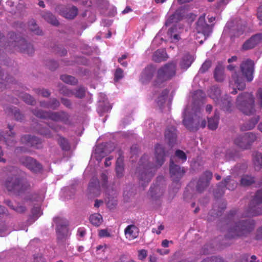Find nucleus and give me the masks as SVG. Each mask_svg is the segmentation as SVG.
<instances>
[{
	"label": "nucleus",
	"instance_id": "1",
	"mask_svg": "<svg viewBox=\"0 0 262 262\" xmlns=\"http://www.w3.org/2000/svg\"><path fill=\"white\" fill-rule=\"evenodd\" d=\"M262 189L256 193L251 201L249 207L241 216L236 215L235 210L231 211L228 218L233 222L228 223L225 231V236L228 238H234L246 235L254 228L255 223L252 219L238 220L239 217H251L262 214Z\"/></svg>",
	"mask_w": 262,
	"mask_h": 262
},
{
	"label": "nucleus",
	"instance_id": "2",
	"mask_svg": "<svg viewBox=\"0 0 262 262\" xmlns=\"http://www.w3.org/2000/svg\"><path fill=\"white\" fill-rule=\"evenodd\" d=\"M164 157L165 153L163 147L158 144L155 146L156 166L149 162L147 155H144L141 157L135 174L142 186H146L150 181L157 167L161 166L163 164L165 161Z\"/></svg>",
	"mask_w": 262,
	"mask_h": 262
},
{
	"label": "nucleus",
	"instance_id": "3",
	"mask_svg": "<svg viewBox=\"0 0 262 262\" xmlns=\"http://www.w3.org/2000/svg\"><path fill=\"white\" fill-rule=\"evenodd\" d=\"M176 69L177 62L174 61L168 62L160 68L157 71L153 85L157 88L162 87L165 82L170 80L176 75Z\"/></svg>",
	"mask_w": 262,
	"mask_h": 262
},
{
	"label": "nucleus",
	"instance_id": "4",
	"mask_svg": "<svg viewBox=\"0 0 262 262\" xmlns=\"http://www.w3.org/2000/svg\"><path fill=\"white\" fill-rule=\"evenodd\" d=\"M235 105L239 111L246 115H252L255 112V99L251 93L245 92L239 94Z\"/></svg>",
	"mask_w": 262,
	"mask_h": 262
},
{
	"label": "nucleus",
	"instance_id": "5",
	"mask_svg": "<svg viewBox=\"0 0 262 262\" xmlns=\"http://www.w3.org/2000/svg\"><path fill=\"white\" fill-rule=\"evenodd\" d=\"M5 186L8 191L16 195L21 194L30 187L25 179L17 176L8 177L5 181Z\"/></svg>",
	"mask_w": 262,
	"mask_h": 262
},
{
	"label": "nucleus",
	"instance_id": "6",
	"mask_svg": "<svg viewBox=\"0 0 262 262\" xmlns=\"http://www.w3.org/2000/svg\"><path fill=\"white\" fill-rule=\"evenodd\" d=\"M188 107H186L183 113V123L185 126L191 132H196L201 128H204L206 122L201 113L195 114L191 117H187Z\"/></svg>",
	"mask_w": 262,
	"mask_h": 262
},
{
	"label": "nucleus",
	"instance_id": "7",
	"mask_svg": "<svg viewBox=\"0 0 262 262\" xmlns=\"http://www.w3.org/2000/svg\"><path fill=\"white\" fill-rule=\"evenodd\" d=\"M11 39L15 40L11 41L10 46L14 48L15 50L21 52L25 53L29 55L32 54L34 52V48L30 43H28L24 38L17 36L14 33H12L10 35Z\"/></svg>",
	"mask_w": 262,
	"mask_h": 262
},
{
	"label": "nucleus",
	"instance_id": "8",
	"mask_svg": "<svg viewBox=\"0 0 262 262\" xmlns=\"http://www.w3.org/2000/svg\"><path fill=\"white\" fill-rule=\"evenodd\" d=\"M32 113L36 117L40 118H49L55 121H61L65 124L69 122V116L64 112L53 113L50 112H44L39 109H35Z\"/></svg>",
	"mask_w": 262,
	"mask_h": 262
},
{
	"label": "nucleus",
	"instance_id": "9",
	"mask_svg": "<svg viewBox=\"0 0 262 262\" xmlns=\"http://www.w3.org/2000/svg\"><path fill=\"white\" fill-rule=\"evenodd\" d=\"M54 222L56 225L57 239L59 244H63L69 236L68 222L65 219L55 217Z\"/></svg>",
	"mask_w": 262,
	"mask_h": 262
},
{
	"label": "nucleus",
	"instance_id": "10",
	"mask_svg": "<svg viewBox=\"0 0 262 262\" xmlns=\"http://www.w3.org/2000/svg\"><path fill=\"white\" fill-rule=\"evenodd\" d=\"M196 29L197 31L196 39L200 38V36L198 35H201L203 36L204 40H206L207 37L211 33L212 27L206 23L205 14L200 16L199 18L196 23Z\"/></svg>",
	"mask_w": 262,
	"mask_h": 262
},
{
	"label": "nucleus",
	"instance_id": "11",
	"mask_svg": "<svg viewBox=\"0 0 262 262\" xmlns=\"http://www.w3.org/2000/svg\"><path fill=\"white\" fill-rule=\"evenodd\" d=\"M245 87L246 83L243 77L239 73L234 72L229 80V88L232 90L230 93L235 95L237 93L236 88L238 90H243Z\"/></svg>",
	"mask_w": 262,
	"mask_h": 262
},
{
	"label": "nucleus",
	"instance_id": "12",
	"mask_svg": "<svg viewBox=\"0 0 262 262\" xmlns=\"http://www.w3.org/2000/svg\"><path fill=\"white\" fill-rule=\"evenodd\" d=\"M240 69L243 75L248 82H251L253 79L254 71V64L252 60L247 59L243 61L241 65Z\"/></svg>",
	"mask_w": 262,
	"mask_h": 262
},
{
	"label": "nucleus",
	"instance_id": "13",
	"mask_svg": "<svg viewBox=\"0 0 262 262\" xmlns=\"http://www.w3.org/2000/svg\"><path fill=\"white\" fill-rule=\"evenodd\" d=\"M212 178V173L210 171H206L198 181L196 185V191L199 193L203 192L208 186Z\"/></svg>",
	"mask_w": 262,
	"mask_h": 262
},
{
	"label": "nucleus",
	"instance_id": "14",
	"mask_svg": "<svg viewBox=\"0 0 262 262\" xmlns=\"http://www.w3.org/2000/svg\"><path fill=\"white\" fill-rule=\"evenodd\" d=\"M174 158H171L170 160L169 172L172 180L177 182L179 181L184 176L185 170L183 167L182 168L179 165L174 163Z\"/></svg>",
	"mask_w": 262,
	"mask_h": 262
},
{
	"label": "nucleus",
	"instance_id": "15",
	"mask_svg": "<svg viewBox=\"0 0 262 262\" xmlns=\"http://www.w3.org/2000/svg\"><path fill=\"white\" fill-rule=\"evenodd\" d=\"M237 185V183L235 180L231 179L230 176H228L217 186L219 190V195H218L216 192H214V195L215 196H219L224 193L225 187L229 190H233L236 188Z\"/></svg>",
	"mask_w": 262,
	"mask_h": 262
},
{
	"label": "nucleus",
	"instance_id": "16",
	"mask_svg": "<svg viewBox=\"0 0 262 262\" xmlns=\"http://www.w3.org/2000/svg\"><path fill=\"white\" fill-rule=\"evenodd\" d=\"M19 161L29 169L34 172L39 171L42 168L41 164L32 157H22Z\"/></svg>",
	"mask_w": 262,
	"mask_h": 262
},
{
	"label": "nucleus",
	"instance_id": "17",
	"mask_svg": "<svg viewBox=\"0 0 262 262\" xmlns=\"http://www.w3.org/2000/svg\"><path fill=\"white\" fill-rule=\"evenodd\" d=\"M235 152L231 149L226 150L225 148H218L215 152V157L217 159L225 158L226 160L234 159Z\"/></svg>",
	"mask_w": 262,
	"mask_h": 262
},
{
	"label": "nucleus",
	"instance_id": "18",
	"mask_svg": "<svg viewBox=\"0 0 262 262\" xmlns=\"http://www.w3.org/2000/svg\"><path fill=\"white\" fill-rule=\"evenodd\" d=\"M155 73V68L152 66H148L142 72L140 77V81L146 84L148 83L152 78Z\"/></svg>",
	"mask_w": 262,
	"mask_h": 262
},
{
	"label": "nucleus",
	"instance_id": "19",
	"mask_svg": "<svg viewBox=\"0 0 262 262\" xmlns=\"http://www.w3.org/2000/svg\"><path fill=\"white\" fill-rule=\"evenodd\" d=\"M262 41V33L256 34L253 35L247 40L243 45V49L245 50L251 49Z\"/></svg>",
	"mask_w": 262,
	"mask_h": 262
},
{
	"label": "nucleus",
	"instance_id": "20",
	"mask_svg": "<svg viewBox=\"0 0 262 262\" xmlns=\"http://www.w3.org/2000/svg\"><path fill=\"white\" fill-rule=\"evenodd\" d=\"M165 187L163 185H157L151 186L150 189L149 194L154 200L160 199L164 193Z\"/></svg>",
	"mask_w": 262,
	"mask_h": 262
},
{
	"label": "nucleus",
	"instance_id": "21",
	"mask_svg": "<svg viewBox=\"0 0 262 262\" xmlns=\"http://www.w3.org/2000/svg\"><path fill=\"white\" fill-rule=\"evenodd\" d=\"M165 139L169 145L173 146L177 141V130L174 127H167L165 132Z\"/></svg>",
	"mask_w": 262,
	"mask_h": 262
},
{
	"label": "nucleus",
	"instance_id": "22",
	"mask_svg": "<svg viewBox=\"0 0 262 262\" xmlns=\"http://www.w3.org/2000/svg\"><path fill=\"white\" fill-rule=\"evenodd\" d=\"M139 229L134 225L127 226L124 230V234L127 239L129 241L133 240L138 236Z\"/></svg>",
	"mask_w": 262,
	"mask_h": 262
},
{
	"label": "nucleus",
	"instance_id": "23",
	"mask_svg": "<svg viewBox=\"0 0 262 262\" xmlns=\"http://www.w3.org/2000/svg\"><path fill=\"white\" fill-rule=\"evenodd\" d=\"M246 137V134L238 135L234 139L235 144L242 149L248 148L250 145Z\"/></svg>",
	"mask_w": 262,
	"mask_h": 262
},
{
	"label": "nucleus",
	"instance_id": "24",
	"mask_svg": "<svg viewBox=\"0 0 262 262\" xmlns=\"http://www.w3.org/2000/svg\"><path fill=\"white\" fill-rule=\"evenodd\" d=\"M222 109L225 111H230L232 106L231 97L225 95L224 98H221L216 103Z\"/></svg>",
	"mask_w": 262,
	"mask_h": 262
},
{
	"label": "nucleus",
	"instance_id": "25",
	"mask_svg": "<svg viewBox=\"0 0 262 262\" xmlns=\"http://www.w3.org/2000/svg\"><path fill=\"white\" fill-rule=\"evenodd\" d=\"M168 56L166 51L163 49H159L154 52L152 60L156 62H161L167 59Z\"/></svg>",
	"mask_w": 262,
	"mask_h": 262
},
{
	"label": "nucleus",
	"instance_id": "26",
	"mask_svg": "<svg viewBox=\"0 0 262 262\" xmlns=\"http://www.w3.org/2000/svg\"><path fill=\"white\" fill-rule=\"evenodd\" d=\"M183 15L181 10H176L174 13L170 15L167 18L165 25L166 26L170 25L173 23H177L182 18Z\"/></svg>",
	"mask_w": 262,
	"mask_h": 262
},
{
	"label": "nucleus",
	"instance_id": "27",
	"mask_svg": "<svg viewBox=\"0 0 262 262\" xmlns=\"http://www.w3.org/2000/svg\"><path fill=\"white\" fill-rule=\"evenodd\" d=\"M259 120L258 116L254 117L248 121L243 123L241 126L242 131L251 130L254 128L255 125Z\"/></svg>",
	"mask_w": 262,
	"mask_h": 262
},
{
	"label": "nucleus",
	"instance_id": "28",
	"mask_svg": "<svg viewBox=\"0 0 262 262\" xmlns=\"http://www.w3.org/2000/svg\"><path fill=\"white\" fill-rule=\"evenodd\" d=\"M78 10L76 7L66 8L61 14L66 18L73 19L77 14Z\"/></svg>",
	"mask_w": 262,
	"mask_h": 262
},
{
	"label": "nucleus",
	"instance_id": "29",
	"mask_svg": "<svg viewBox=\"0 0 262 262\" xmlns=\"http://www.w3.org/2000/svg\"><path fill=\"white\" fill-rule=\"evenodd\" d=\"M41 17L48 23L53 26H57L59 23L56 17L49 12H43L41 14Z\"/></svg>",
	"mask_w": 262,
	"mask_h": 262
},
{
	"label": "nucleus",
	"instance_id": "30",
	"mask_svg": "<svg viewBox=\"0 0 262 262\" xmlns=\"http://www.w3.org/2000/svg\"><path fill=\"white\" fill-rule=\"evenodd\" d=\"M214 77L217 82H222L225 79L224 68L222 64H218L214 72Z\"/></svg>",
	"mask_w": 262,
	"mask_h": 262
},
{
	"label": "nucleus",
	"instance_id": "31",
	"mask_svg": "<svg viewBox=\"0 0 262 262\" xmlns=\"http://www.w3.org/2000/svg\"><path fill=\"white\" fill-rule=\"evenodd\" d=\"M115 170L117 178H121L124 176V168L123 157L120 156L117 159Z\"/></svg>",
	"mask_w": 262,
	"mask_h": 262
},
{
	"label": "nucleus",
	"instance_id": "32",
	"mask_svg": "<svg viewBox=\"0 0 262 262\" xmlns=\"http://www.w3.org/2000/svg\"><path fill=\"white\" fill-rule=\"evenodd\" d=\"M194 60L193 57L189 54L185 55L181 59L180 66L184 70L187 69L192 64Z\"/></svg>",
	"mask_w": 262,
	"mask_h": 262
},
{
	"label": "nucleus",
	"instance_id": "33",
	"mask_svg": "<svg viewBox=\"0 0 262 262\" xmlns=\"http://www.w3.org/2000/svg\"><path fill=\"white\" fill-rule=\"evenodd\" d=\"M221 90L219 88L213 86L211 87L209 91V94L210 97L213 100V101L216 103L219 102L221 96Z\"/></svg>",
	"mask_w": 262,
	"mask_h": 262
},
{
	"label": "nucleus",
	"instance_id": "34",
	"mask_svg": "<svg viewBox=\"0 0 262 262\" xmlns=\"http://www.w3.org/2000/svg\"><path fill=\"white\" fill-rule=\"evenodd\" d=\"M59 105L60 103L56 98H52L49 102L42 101L40 102L41 106L52 109H56Z\"/></svg>",
	"mask_w": 262,
	"mask_h": 262
},
{
	"label": "nucleus",
	"instance_id": "35",
	"mask_svg": "<svg viewBox=\"0 0 262 262\" xmlns=\"http://www.w3.org/2000/svg\"><path fill=\"white\" fill-rule=\"evenodd\" d=\"M219 120V114L217 112H215L214 116L208 119V128L211 130L216 129L218 126Z\"/></svg>",
	"mask_w": 262,
	"mask_h": 262
},
{
	"label": "nucleus",
	"instance_id": "36",
	"mask_svg": "<svg viewBox=\"0 0 262 262\" xmlns=\"http://www.w3.org/2000/svg\"><path fill=\"white\" fill-rule=\"evenodd\" d=\"M253 163L256 170H259L262 166V155L258 152H254L253 154Z\"/></svg>",
	"mask_w": 262,
	"mask_h": 262
},
{
	"label": "nucleus",
	"instance_id": "37",
	"mask_svg": "<svg viewBox=\"0 0 262 262\" xmlns=\"http://www.w3.org/2000/svg\"><path fill=\"white\" fill-rule=\"evenodd\" d=\"M89 220L92 224L95 226H99L103 222L102 216L99 213H94L90 215Z\"/></svg>",
	"mask_w": 262,
	"mask_h": 262
},
{
	"label": "nucleus",
	"instance_id": "38",
	"mask_svg": "<svg viewBox=\"0 0 262 262\" xmlns=\"http://www.w3.org/2000/svg\"><path fill=\"white\" fill-rule=\"evenodd\" d=\"M99 182L97 178H93L89 185V189L92 193H96V191H98L99 189Z\"/></svg>",
	"mask_w": 262,
	"mask_h": 262
},
{
	"label": "nucleus",
	"instance_id": "39",
	"mask_svg": "<svg viewBox=\"0 0 262 262\" xmlns=\"http://www.w3.org/2000/svg\"><path fill=\"white\" fill-rule=\"evenodd\" d=\"M168 94V91L165 89L162 91L160 95L158 97L157 100V103L160 107H162L165 103Z\"/></svg>",
	"mask_w": 262,
	"mask_h": 262
},
{
	"label": "nucleus",
	"instance_id": "40",
	"mask_svg": "<svg viewBox=\"0 0 262 262\" xmlns=\"http://www.w3.org/2000/svg\"><path fill=\"white\" fill-rule=\"evenodd\" d=\"M36 141H37L36 137H31L29 135H25L21 138V142L27 144L28 146H34Z\"/></svg>",
	"mask_w": 262,
	"mask_h": 262
},
{
	"label": "nucleus",
	"instance_id": "41",
	"mask_svg": "<svg viewBox=\"0 0 262 262\" xmlns=\"http://www.w3.org/2000/svg\"><path fill=\"white\" fill-rule=\"evenodd\" d=\"M254 182V178L248 175L243 176L241 179V185L243 186H249Z\"/></svg>",
	"mask_w": 262,
	"mask_h": 262
},
{
	"label": "nucleus",
	"instance_id": "42",
	"mask_svg": "<svg viewBox=\"0 0 262 262\" xmlns=\"http://www.w3.org/2000/svg\"><path fill=\"white\" fill-rule=\"evenodd\" d=\"M60 79L64 82L71 85L75 84L77 82L75 77L70 75H62L60 76Z\"/></svg>",
	"mask_w": 262,
	"mask_h": 262
},
{
	"label": "nucleus",
	"instance_id": "43",
	"mask_svg": "<svg viewBox=\"0 0 262 262\" xmlns=\"http://www.w3.org/2000/svg\"><path fill=\"white\" fill-rule=\"evenodd\" d=\"M5 203L8 205L10 208L16 212L18 213H23L26 211V208L24 206H18L15 207L13 205L11 201L7 200L5 201Z\"/></svg>",
	"mask_w": 262,
	"mask_h": 262
},
{
	"label": "nucleus",
	"instance_id": "44",
	"mask_svg": "<svg viewBox=\"0 0 262 262\" xmlns=\"http://www.w3.org/2000/svg\"><path fill=\"white\" fill-rule=\"evenodd\" d=\"M176 27L174 26L169 29L167 32L168 35L172 39V41H178L180 38L179 35L176 33Z\"/></svg>",
	"mask_w": 262,
	"mask_h": 262
},
{
	"label": "nucleus",
	"instance_id": "45",
	"mask_svg": "<svg viewBox=\"0 0 262 262\" xmlns=\"http://www.w3.org/2000/svg\"><path fill=\"white\" fill-rule=\"evenodd\" d=\"M29 28L30 30L37 35H41L42 31L39 29L38 27L37 26L35 21L33 20L29 23Z\"/></svg>",
	"mask_w": 262,
	"mask_h": 262
},
{
	"label": "nucleus",
	"instance_id": "46",
	"mask_svg": "<svg viewBox=\"0 0 262 262\" xmlns=\"http://www.w3.org/2000/svg\"><path fill=\"white\" fill-rule=\"evenodd\" d=\"M34 91L37 95L44 97H48L51 94L50 92L48 90L45 89H34Z\"/></svg>",
	"mask_w": 262,
	"mask_h": 262
},
{
	"label": "nucleus",
	"instance_id": "47",
	"mask_svg": "<svg viewBox=\"0 0 262 262\" xmlns=\"http://www.w3.org/2000/svg\"><path fill=\"white\" fill-rule=\"evenodd\" d=\"M9 128H10V134L8 135V137H5V138L6 139V143L8 145H12L13 144H14L15 143V141L13 139H11V138H14V137L15 136V134L11 131L12 128H10V127H9Z\"/></svg>",
	"mask_w": 262,
	"mask_h": 262
},
{
	"label": "nucleus",
	"instance_id": "48",
	"mask_svg": "<svg viewBox=\"0 0 262 262\" xmlns=\"http://www.w3.org/2000/svg\"><path fill=\"white\" fill-rule=\"evenodd\" d=\"M21 98L26 103L29 104L33 105L35 103V100L29 94H24L21 96Z\"/></svg>",
	"mask_w": 262,
	"mask_h": 262
},
{
	"label": "nucleus",
	"instance_id": "49",
	"mask_svg": "<svg viewBox=\"0 0 262 262\" xmlns=\"http://www.w3.org/2000/svg\"><path fill=\"white\" fill-rule=\"evenodd\" d=\"M59 143L63 150H68L70 149L69 143L65 138H60L59 140Z\"/></svg>",
	"mask_w": 262,
	"mask_h": 262
},
{
	"label": "nucleus",
	"instance_id": "50",
	"mask_svg": "<svg viewBox=\"0 0 262 262\" xmlns=\"http://www.w3.org/2000/svg\"><path fill=\"white\" fill-rule=\"evenodd\" d=\"M59 90L60 94L68 97H71L74 94V92L68 89L67 87L64 86L60 88Z\"/></svg>",
	"mask_w": 262,
	"mask_h": 262
},
{
	"label": "nucleus",
	"instance_id": "51",
	"mask_svg": "<svg viewBox=\"0 0 262 262\" xmlns=\"http://www.w3.org/2000/svg\"><path fill=\"white\" fill-rule=\"evenodd\" d=\"M211 66V62L210 61H209V60L205 61L202 64L201 68L200 69L199 73H204L210 68Z\"/></svg>",
	"mask_w": 262,
	"mask_h": 262
},
{
	"label": "nucleus",
	"instance_id": "52",
	"mask_svg": "<svg viewBox=\"0 0 262 262\" xmlns=\"http://www.w3.org/2000/svg\"><path fill=\"white\" fill-rule=\"evenodd\" d=\"M245 134L248 142L250 144V145L251 146V144L256 140L257 136L255 134L252 132H249Z\"/></svg>",
	"mask_w": 262,
	"mask_h": 262
},
{
	"label": "nucleus",
	"instance_id": "53",
	"mask_svg": "<svg viewBox=\"0 0 262 262\" xmlns=\"http://www.w3.org/2000/svg\"><path fill=\"white\" fill-rule=\"evenodd\" d=\"M73 95L77 98H81L85 95V90L83 87L80 86L76 90L75 92H74Z\"/></svg>",
	"mask_w": 262,
	"mask_h": 262
},
{
	"label": "nucleus",
	"instance_id": "54",
	"mask_svg": "<svg viewBox=\"0 0 262 262\" xmlns=\"http://www.w3.org/2000/svg\"><path fill=\"white\" fill-rule=\"evenodd\" d=\"M175 156L181 160L182 162H185L187 159L185 153L181 150H177L176 151Z\"/></svg>",
	"mask_w": 262,
	"mask_h": 262
},
{
	"label": "nucleus",
	"instance_id": "55",
	"mask_svg": "<svg viewBox=\"0 0 262 262\" xmlns=\"http://www.w3.org/2000/svg\"><path fill=\"white\" fill-rule=\"evenodd\" d=\"M4 81H6L8 82V79H7V77L5 75L4 71L0 67V89L3 86Z\"/></svg>",
	"mask_w": 262,
	"mask_h": 262
},
{
	"label": "nucleus",
	"instance_id": "56",
	"mask_svg": "<svg viewBox=\"0 0 262 262\" xmlns=\"http://www.w3.org/2000/svg\"><path fill=\"white\" fill-rule=\"evenodd\" d=\"M147 256V251L145 249H141L138 251V258L139 259L143 260Z\"/></svg>",
	"mask_w": 262,
	"mask_h": 262
},
{
	"label": "nucleus",
	"instance_id": "57",
	"mask_svg": "<svg viewBox=\"0 0 262 262\" xmlns=\"http://www.w3.org/2000/svg\"><path fill=\"white\" fill-rule=\"evenodd\" d=\"M114 76L115 80L120 79L123 76V71L120 68L117 69L115 72Z\"/></svg>",
	"mask_w": 262,
	"mask_h": 262
},
{
	"label": "nucleus",
	"instance_id": "58",
	"mask_svg": "<svg viewBox=\"0 0 262 262\" xmlns=\"http://www.w3.org/2000/svg\"><path fill=\"white\" fill-rule=\"evenodd\" d=\"M39 132L41 135H42L47 138H51L52 136L50 131L48 128H41Z\"/></svg>",
	"mask_w": 262,
	"mask_h": 262
},
{
	"label": "nucleus",
	"instance_id": "59",
	"mask_svg": "<svg viewBox=\"0 0 262 262\" xmlns=\"http://www.w3.org/2000/svg\"><path fill=\"white\" fill-rule=\"evenodd\" d=\"M201 262H223V261L221 258L212 257L211 258L205 259Z\"/></svg>",
	"mask_w": 262,
	"mask_h": 262
},
{
	"label": "nucleus",
	"instance_id": "60",
	"mask_svg": "<svg viewBox=\"0 0 262 262\" xmlns=\"http://www.w3.org/2000/svg\"><path fill=\"white\" fill-rule=\"evenodd\" d=\"M49 68L51 70H54L58 67L57 62L55 61L51 60L48 62L47 64Z\"/></svg>",
	"mask_w": 262,
	"mask_h": 262
},
{
	"label": "nucleus",
	"instance_id": "61",
	"mask_svg": "<svg viewBox=\"0 0 262 262\" xmlns=\"http://www.w3.org/2000/svg\"><path fill=\"white\" fill-rule=\"evenodd\" d=\"M14 116L15 119L18 121H21L24 119V115L19 111L16 110L14 112Z\"/></svg>",
	"mask_w": 262,
	"mask_h": 262
},
{
	"label": "nucleus",
	"instance_id": "62",
	"mask_svg": "<svg viewBox=\"0 0 262 262\" xmlns=\"http://www.w3.org/2000/svg\"><path fill=\"white\" fill-rule=\"evenodd\" d=\"M32 213L33 216L37 218L38 216H40L41 214L40 208L39 207H34L32 210Z\"/></svg>",
	"mask_w": 262,
	"mask_h": 262
},
{
	"label": "nucleus",
	"instance_id": "63",
	"mask_svg": "<svg viewBox=\"0 0 262 262\" xmlns=\"http://www.w3.org/2000/svg\"><path fill=\"white\" fill-rule=\"evenodd\" d=\"M99 236L101 237H110L111 236L110 233L106 229H102L99 231Z\"/></svg>",
	"mask_w": 262,
	"mask_h": 262
},
{
	"label": "nucleus",
	"instance_id": "64",
	"mask_svg": "<svg viewBox=\"0 0 262 262\" xmlns=\"http://www.w3.org/2000/svg\"><path fill=\"white\" fill-rule=\"evenodd\" d=\"M256 97L258 100H259V103L260 106L262 105V88H259L257 92Z\"/></svg>",
	"mask_w": 262,
	"mask_h": 262
}]
</instances>
